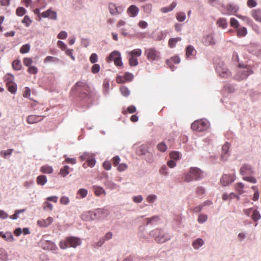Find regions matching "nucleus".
Masks as SVG:
<instances>
[{"label": "nucleus", "mask_w": 261, "mask_h": 261, "mask_svg": "<svg viewBox=\"0 0 261 261\" xmlns=\"http://www.w3.org/2000/svg\"><path fill=\"white\" fill-rule=\"evenodd\" d=\"M12 67L15 70H20L21 68V64L20 60H16L13 62Z\"/></svg>", "instance_id": "obj_38"}, {"label": "nucleus", "mask_w": 261, "mask_h": 261, "mask_svg": "<svg viewBox=\"0 0 261 261\" xmlns=\"http://www.w3.org/2000/svg\"><path fill=\"white\" fill-rule=\"evenodd\" d=\"M136 111V108L134 106H130L127 107L126 110H124L122 113L124 115H126L127 113H134Z\"/></svg>", "instance_id": "obj_42"}, {"label": "nucleus", "mask_w": 261, "mask_h": 261, "mask_svg": "<svg viewBox=\"0 0 261 261\" xmlns=\"http://www.w3.org/2000/svg\"><path fill=\"white\" fill-rule=\"evenodd\" d=\"M203 176L202 171L197 167H191L189 172L184 175L183 178L185 181L190 182L193 180H199Z\"/></svg>", "instance_id": "obj_1"}, {"label": "nucleus", "mask_w": 261, "mask_h": 261, "mask_svg": "<svg viewBox=\"0 0 261 261\" xmlns=\"http://www.w3.org/2000/svg\"><path fill=\"white\" fill-rule=\"evenodd\" d=\"M77 195H79L80 196V197L81 198H85V197H86V196L87 195V194H88V191L86 189H80L78 191H77Z\"/></svg>", "instance_id": "obj_50"}, {"label": "nucleus", "mask_w": 261, "mask_h": 261, "mask_svg": "<svg viewBox=\"0 0 261 261\" xmlns=\"http://www.w3.org/2000/svg\"><path fill=\"white\" fill-rule=\"evenodd\" d=\"M230 24L231 27L234 28H238L239 27V23L237 19L234 18H231L230 20Z\"/></svg>", "instance_id": "obj_53"}, {"label": "nucleus", "mask_w": 261, "mask_h": 261, "mask_svg": "<svg viewBox=\"0 0 261 261\" xmlns=\"http://www.w3.org/2000/svg\"><path fill=\"white\" fill-rule=\"evenodd\" d=\"M120 90L121 93L124 96H128L129 95L130 92L126 87H121L120 88Z\"/></svg>", "instance_id": "obj_47"}, {"label": "nucleus", "mask_w": 261, "mask_h": 261, "mask_svg": "<svg viewBox=\"0 0 261 261\" xmlns=\"http://www.w3.org/2000/svg\"><path fill=\"white\" fill-rule=\"evenodd\" d=\"M92 213L94 220L104 218L109 214L108 211L104 208L97 209L92 212Z\"/></svg>", "instance_id": "obj_11"}, {"label": "nucleus", "mask_w": 261, "mask_h": 261, "mask_svg": "<svg viewBox=\"0 0 261 261\" xmlns=\"http://www.w3.org/2000/svg\"><path fill=\"white\" fill-rule=\"evenodd\" d=\"M95 163L96 161L94 159V155H93L92 157H91L89 160L87 161V163H84L83 165V167L85 168H87V167L92 168L94 166Z\"/></svg>", "instance_id": "obj_23"}, {"label": "nucleus", "mask_w": 261, "mask_h": 261, "mask_svg": "<svg viewBox=\"0 0 261 261\" xmlns=\"http://www.w3.org/2000/svg\"><path fill=\"white\" fill-rule=\"evenodd\" d=\"M69 170L70 167L66 165L60 169V174L63 177H65L70 172Z\"/></svg>", "instance_id": "obj_35"}, {"label": "nucleus", "mask_w": 261, "mask_h": 261, "mask_svg": "<svg viewBox=\"0 0 261 261\" xmlns=\"http://www.w3.org/2000/svg\"><path fill=\"white\" fill-rule=\"evenodd\" d=\"M89 60L91 63L95 64L97 62L98 60V57L97 54L95 53L92 54L90 57Z\"/></svg>", "instance_id": "obj_59"}, {"label": "nucleus", "mask_w": 261, "mask_h": 261, "mask_svg": "<svg viewBox=\"0 0 261 261\" xmlns=\"http://www.w3.org/2000/svg\"><path fill=\"white\" fill-rule=\"evenodd\" d=\"M219 75L222 78H228L230 76L231 72L223 63H219L216 67Z\"/></svg>", "instance_id": "obj_10"}, {"label": "nucleus", "mask_w": 261, "mask_h": 261, "mask_svg": "<svg viewBox=\"0 0 261 261\" xmlns=\"http://www.w3.org/2000/svg\"><path fill=\"white\" fill-rule=\"evenodd\" d=\"M93 155V154L91 153L85 152L81 155H80L79 158L81 161H83L85 160L87 161Z\"/></svg>", "instance_id": "obj_37"}, {"label": "nucleus", "mask_w": 261, "mask_h": 261, "mask_svg": "<svg viewBox=\"0 0 261 261\" xmlns=\"http://www.w3.org/2000/svg\"><path fill=\"white\" fill-rule=\"evenodd\" d=\"M237 36L239 37H244L247 33V29L245 27L238 28L237 30Z\"/></svg>", "instance_id": "obj_32"}, {"label": "nucleus", "mask_w": 261, "mask_h": 261, "mask_svg": "<svg viewBox=\"0 0 261 261\" xmlns=\"http://www.w3.org/2000/svg\"><path fill=\"white\" fill-rule=\"evenodd\" d=\"M92 73H97L100 70V66L97 64H94L91 69Z\"/></svg>", "instance_id": "obj_57"}, {"label": "nucleus", "mask_w": 261, "mask_h": 261, "mask_svg": "<svg viewBox=\"0 0 261 261\" xmlns=\"http://www.w3.org/2000/svg\"><path fill=\"white\" fill-rule=\"evenodd\" d=\"M194 51V48L193 46L190 45L187 46L186 48V56L187 57H189L190 56L193 55V53Z\"/></svg>", "instance_id": "obj_55"}, {"label": "nucleus", "mask_w": 261, "mask_h": 261, "mask_svg": "<svg viewBox=\"0 0 261 261\" xmlns=\"http://www.w3.org/2000/svg\"><path fill=\"white\" fill-rule=\"evenodd\" d=\"M58 61V59L51 56H47L44 59V63H47L49 62H56Z\"/></svg>", "instance_id": "obj_46"}, {"label": "nucleus", "mask_w": 261, "mask_h": 261, "mask_svg": "<svg viewBox=\"0 0 261 261\" xmlns=\"http://www.w3.org/2000/svg\"><path fill=\"white\" fill-rule=\"evenodd\" d=\"M253 173L251 166L248 164H244L240 169V173L242 175L252 174Z\"/></svg>", "instance_id": "obj_16"}, {"label": "nucleus", "mask_w": 261, "mask_h": 261, "mask_svg": "<svg viewBox=\"0 0 261 261\" xmlns=\"http://www.w3.org/2000/svg\"><path fill=\"white\" fill-rule=\"evenodd\" d=\"M41 16L43 18H49L53 20H56L57 19V13L53 11L51 9H49L47 11L43 12L41 14Z\"/></svg>", "instance_id": "obj_15"}, {"label": "nucleus", "mask_w": 261, "mask_h": 261, "mask_svg": "<svg viewBox=\"0 0 261 261\" xmlns=\"http://www.w3.org/2000/svg\"><path fill=\"white\" fill-rule=\"evenodd\" d=\"M26 13L25 9L22 7H19L16 10V14L18 16H22Z\"/></svg>", "instance_id": "obj_41"}, {"label": "nucleus", "mask_w": 261, "mask_h": 261, "mask_svg": "<svg viewBox=\"0 0 261 261\" xmlns=\"http://www.w3.org/2000/svg\"><path fill=\"white\" fill-rule=\"evenodd\" d=\"M46 176L43 175L38 176L36 178L37 184L39 185L43 186L47 182Z\"/></svg>", "instance_id": "obj_26"}, {"label": "nucleus", "mask_w": 261, "mask_h": 261, "mask_svg": "<svg viewBox=\"0 0 261 261\" xmlns=\"http://www.w3.org/2000/svg\"><path fill=\"white\" fill-rule=\"evenodd\" d=\"M211 204H212V202L211 201H206V202H205L204 203V204L199 205L198 206H197L195 207L194 208V209H193V211L195 213H198V212H199L201 210V209L203 207L204 205H206V204L210 205Z\"/></svg>", "instance_id": "obj_43"}, {"label": "nucleus", "mask_w": 261, "mask_h": 261, "mask_svg": "<svg viewBox=\"0 0 261 261\" xmlns=\"http://www.w3.org/2000/svg\"><path fill=\"white\" fill-rule=\"evenodd\" d=\"M139 155L145 154L147 152V148L145 145H141L138 150Z\"/></svg>", "instance_id": "obj_51"}, {"label": "nucleus", "mask_w": 261, "mask_h": 261, "mask_svg": "<svg viewBox=\"0 0 261 261\" xmlns=\"http://www.w3.org/2000/svg\"><path fill=\"white\" fill-rule=\"evenodd\" d=\"M202 42L205 45H213L216 43L212 34H208L202 39Z\"/></svg>", "instance_id": "obj_17"}, {"label": "nucleus", "mask_w": 261, "mask_h": 261, "mask_svg": "<svg viewBox=\"0 0 261 261\" xmlns=\"http://www.w3.org/2000/svg\"><path fill=\"white\" fill-rule=\"evenodd\" d=\"M157 148L159 150H160V151H162V152L166 151L167 149V147L164 142L160 143L158 145Z\"/></svg>", "instance_id": "obj_49"}, {"label": "nucleus", "mask_w": 261, "mask_h": 261, "mask_svg": "<svg viewBox=\"0 0 261 261\" xmlns=\"http://www.w3.org/2000/svg\"><path fill=\"white\" fill-rule=\"evenodd\" d=\"M176 3L173 2L169 6L162 8L161 9V11L163 13H167L168 12L171 11L176 7Z\"/></svg>", "instance_id": "obj_31"}, {"label": "nucleus", "mask_w": 261, "mask_h": 261, "mask_svg": "<svg viewBox=\"0 0 261 261\" xmlns=\"http://www.w3.org/2000/svg\"><path fill=\"white\" fill-rule=\"evenodd\" d=\"M160 220V218L158 216H154L150 218H146L144 221L146 222V224H153L154 222H156Z\"/></svg>", "instance_id": "obj_36"}, {"label": "nucleus", "mask_w": 261, "mask_h": 261, "mask_svg": "<svg viewBox=\"0 0 261 261\" xmlns=\"http://www.w3.org/2000/svg\"><path fill=\"white\" fill-rule=\"evenodd\" d=\"M44 117L41 115H29L27 118V122L29 124H34L41 121Z\"/></svg>", "instance_id": "obj_14"}, {"label": "nucleus", "mask_w": 261, "mask_h": 261, "mask_svg": "<svg viewBox=\"0 0 261 261\" xmlns=\"http://www.w3.org/2000/svg\"><path fill=\"white\" fill-rule=\"evenodd\" d=\"M40 171L42 173L51 174L53 172L52 167L47 165H43L40 168Z\"/></svg>", "instance_id": "obj_24"}, {"label": "nucleus", "mask_w": 261, "mask_h": 261, "mask_svg": "<svg viewBox=\"0 0 261 261\" xmlns=\"http://www.w3.org/2000/svg\"><path fill=\"white\" fill-rule=\"evenodd\" d=\"M81 91H82L81 96L83 98H87L88 99H91L92 100L97 99L98 98L96 92L94 90L91 89L87 84Z\"/></svg>", "instance_id": "obj_7"}, {"label": "nucleus", "mask_w": 261, "mask_h": 261, "mask_svg": "<svg viewBox=\"0 0 261 261\" xmlns=\"http://www.w3.org/2000/svg\"><path fill=\"white\" fill-rule=\"evenodd\" d=\"M106 61L108 63H110L114 61V64L117 66H122L123 63L121 61V57L120 53L118 51H112L109 56L106 58Z\"/></svg>", "instance_id": "obj_8"}, {"label": "nucleus", "mask_w": 261, "mask_h": 261, "mask_svg": "<svg viewBox=\"0 0 261 261\" xmlns=\"http://www.w3.org/2000/svg\"><path fill=\"white\" fill-rule=\"evenodd\" d=\"M53 222V218L51 217H48L46 219H42L38 220L37 224L41 227H46L50 225Z\"/></svg>", "instance_id": "obj_21"}, {"label": "nucleus", "mask_w": 261, "mask_h": 261, "mask_svg": "<svg viewBox=\"0 0 261 261\" xmlns=\"http://www.w3.org/2000/svg\"><path fill=\"white\" fill-rule=\"evenodd\" d=\"M43 208L45 210L51 211L53 208V205L48 202H45L43 203Z\"/></svg>", "instance_id": "obj_60"}, {"label": "nucleus", "mask_w": 261, "mask_h": 261, "mask_svg": "<svg viewBox=\"0 0 261 261\" xmlns=\"http://www.w3.org/2000/svg\"><path fill=\"white\" fill-rule=\"evenodd\" d=\"M236 179L235 174H224L221 179V183L222 186H226L232 183Z\"/></svg>", "instance_id": "obj_12"}, {"label": "nucleus", "mask_w": 261, "mask_h": 261, "mask_svg": "<svg viewBox=\"0 0 261 261\" xmlns=\"http://www.w3.org/2000/svg\"><path fill=\"white\" fill-rule=\"evenodd\" d=\"M180 40V37L170 38L168 41V45L170 48H173L175 46L176 43Z\"/></svg>", "instance_id": "obj_34"}, {"label": "nucleus", "mask_w": 261, "mask_h": 261, "mask_svg": "<svg viewBox=\"0 0 261 261\" xmlns=\"http://www.w3.org/2000/svg\"><path fill=\"white\" fill-rule=\"evenodd\" d=\"M229 144L228 143H226L222 148V155L221 158L223 160H225L228 156V153L229 152Z\"/></svg>", "instance_id": "obj_22"}, {"label": "nucleus", "mask_w": 261, "mask_h": 261, "mask_svg": "<svg viewBox=\"0 0 261 261\" xmlns=\"http://www.w3.org/2000/svg\"><path fill=\"white\" fill-rule=\"evenodd\" d=\"M22 22L24 23L26 27H29L31 24L32 20L30 19L28 16L26 15L23 19Z\"/></svg>", "instance_id": "obj_64"}, {"label": "nucleus", "mask_w": 261, "mask_h": 261, "mask_svg": "<svg viewBox=\"0 0 261 261\" xmlns=\"http://www.w3.org/2000/svg\"><path fill=\"white\" fill-rule=\"evenodd\" d=\"M144 55L149 61H158L160 59V53L154 47L145 49Z\"/></svg>", "instance_id": "obj_6"}, {"label": "nucleus", "mask_w": 261, "mask_h": 261, "mask_svg": "<svg viewBox=\"0 0 261 261\" xmlns=\"http://www.w3.org/2000/svg\"><path fill=\"white\" fill-rule=\"evenodd\" d=\"M243 179L253 184H255L257 181L255 178L253 176H244L243 177Z\"/></svg>", "instance_id": "obj_56"}, {"label": "nucleus", "mask_w": 261, "mask_h": 261, "mask_svg": "<svg viewBox=\"0 0 261 261\" xmlns=\"http://www.w3.org/2000/svg\"><path fill=\"white\" fill-rule=\"evenodd\" d=\"M203 244H204V241L202 239H201L200 238H198V239H196L192 243L193 247L196 249H198L199 247L202 246Z\"/></svg>", "instance_id": "obj_28"}, {"label": "nucleus", "mask_w": 261, "mask_h": 261, "mask_svg": "<svg viewBox=\"0 0 261 261\" xmlns=\"http://www.w3.org/2000/svg\"><path fill=\"white\" fill-rule=\"evenodd\" d=\"M252 72V70L249 66L239 64L237 72L234 76V78L238 81L243 80L247 78Z\"/></svg>", "instance_id": "obj_2"}, {"label": "nucleus", "mask_w": 261, "mask_h": 261, "mask_svg": "<svg viewBox=\"0 0 261 261\" xmlns=\"http://www.w3.org/2000/svg\"><path fill=\"white\" fill-rule=\"evenodd\" d=\"M191 127L193 130L201 132L208 128L209 122L205 119L197 120L192 123Z\"/></svg>", "instance_id": "obj_5"}, {"label": "nucleus", "mask_w": 261, "mask_h": 261, "mask_svg": "<svg viewBox=\"0 0 261 261\" xmlns=\"http://www.w3.org/2000/svg\"><path fill=\"white\" fill-rule=\"evenodd\" d=\"M139 11V9L135 5H131L127 9V13L129 16L132 17H136Z\"/></svg>", "instance_id": "obj_18"}, {"label": "nucleus", "mask_w": 261, "mask_h": 261, "mask_svg": "<svg viewBox=\"0 0 261 261\" xmlns=\"http://www.w3.org/2000/svg\"><path fill=\"white\" fill-rule=\"evenodd\" d=\"M14 76L12 74H7L5 76V82L6 84H10L14 83Z\"/></svg>", "instance_id": "obj_40"}, {"label": "nucleus", "mask_w": 261, "mask_h": 261, "mask_svg": "<svg viewBox=\"0 0 261 261\" xmlns=\"http://www.w3.org/2000/svg\"><path fill=\"white\" fill-rule=\"evenodd\" d=\"M260 217L261 216L259 212L256 210H254L251 215L252 219L254 221H257L260 219Z\"/></svg>", "instance_id": "obj_39"}, {"label": "nucleus", "mask_w": 261, "mask_h": 261, "mask_svg": "<svg viewBox=\"0 0 261 261\" xmlns=\"http://www.w3.org/2000/svg\"><path fill=\"white\" fill-rule=\"evenodd\" d=\"M109 9L110 13L113 15H118L123 11V8L121 7H117L114 3L109 4Z\"/></svg>", "instance_id": "obj_13"}, {"label": "nucleus", "mask_w": 261, "mask_h": 261, "mask_svg": "<svg viewBox=\"0 0 261 261\" xmlns=\"http://www.w3.org/2000/svg\"><path fill=\"white\" fill-rule=\"evenodd\" d=\"M217 24L219 27H221L223 29H225L227 26V23L226 19L224 18H220L217 21Z\"/></svg>", "instance_id": "obj_33"}, {"label": "nucleus", "mask_w": 261, "mask_h": 261, "mask_svg": "<svg viewBox=\"0 0 261 261\" xmlns=\"http://www.w3.org/2000/svg\"><path fill=\"white\" fill-rule=\"evenodd\" d=\"M130 56L129 58V64L130 66H136L138 64L137 57L141 56L142 50L140 48L135 49L128 53Z\"/></svg>", "instance_id": "obj_9"}, {"label": "nucleus", "mask_w": 261, "mask_h": 261, "mask_svg": "<svg viewBox=\"0 0 261 261\" xmlns=\"http://www.w3.org/2000/svg\"><path fill=\"white\" fill-rule=\"evenodd\" d=\"M150 235L153 237L155 240L159 243H163L170 239V236L168 233L163 232L161 229H156L150 232Z\"/></svg>", "instance_id": "obj_3"}, {"label": "nucleus", "mask_w": 261, "mask_h": 261, "mask_svg": "<svg viewBox=\"0 0 261 261\" xmlns=\"http://www.w3.org/2000/svg\"><path fill=\"white\" fill-rule=\"evenodd\" d=\"M109 82L108 81L105 80L102 84V88L103 91L105 94H107L109 92Z\"/></svg>", "instance_id": "obj_45"}, {"label": "nucleus", "mask_w": 261, "mask_h": 261, "mask_svg": "<svg viewBox=\"0 0 261 261\" xmlns=\"http://www.w3.org/2000/svg\"><path fill=\"white\" fill-rule=\"evenodd\" d=\"M86 84L87 83L85 82L79 81L75 84V85L74 86V88H75V89H77L78 88H80L81 90H82V89L85 86Z\"/></svg>", "instance_id": "obj_54"}, {"label": "nucleus", "mask_w": 261, "mask_h": 261, "mask_svg": "<svg viewBox=\"0 0 261 261\" xmlns=\"http://www.w3.org/2000/svg\"><path fill=\"white\" fill-rule=\"evenodd\" d=\"M176 19L179 22L184 21L186 19V14L184 12H179L176 14Z\"/></svg>", "instance_id": "obj_44"}, {"label": "nucleus", "mask_w": 261, "mask_h": 261, "mask_svg": "<svg viewBox=\"0 0 261 261\" xmlns=\"http://www.w3.org/2000/svg\"><path fill=\"white\" fill-rule=\"evenodd\" d=\"M92 214V211L84 213L81 215V218L84 221L94 220Z\"/></svg>", "instance_id": "obj_27"}, {"label": "nucleus", "mask_w": 261, "mask_h": 261, "mask_svg": "<svg viewBox=\"0 0 261 261\" xmlns=\"http://www.w3.org/2000/svg\"><path fill=\"white\" fill-rule=\"evenodd\" d=\"M80 244L81 241L80 239L70 237L67 238L65 241H61L59 243V246L61 248L64 249L68 247L75 248Z\"/></svg>", "instance_id": "obj_4"}, {"label": "nucleus", "mask_w": 261, "mask_h": 261, "mask_svg": "<svg viewBox=\"0 0 261 261\" xmlns=\"http://www.w3.org/2000/svg\"><path fill=\"white\" fill-rule=\"evenodd\" d=\"M127 168V165L124 163L120 164L118 165L117 167V170L120 172L123 171L125 170Z\"/></svg>", "instance_id": "obj_62"}, {"label": "nucleus", "mask_w": 261, "mask_h": 261, "mask_svg": "<svg viewBox=\"0 0 261 261\" xmlns=\"http://www.w3.org/2000/svg\"><path fill=\"white\" fill-rule=\"evenodd\" d=\"M23 64L26 66H30L33 63V60L30 58H25L23 60Z\"/></svg>", "instance_id": "obj_63"}, {"label": "nucleus", "mask_w": 261, "mask_h": 261, "mask_svg": "<svg viewBox=\"0 0 261 261\" xmlns=\"http://www.w3.org/2000/svg\"><path fill=\"white\" fill-rule=\"evenodd\" d=\"M171 159L177 160L179 158V153L178 151H172L170 153Z\"/></svg>", "instance_id": "obj_58"}, {"label": "nucleus", "mask_w": 261, "mask_h": 261, "mask_svg": "<svg viewBox=\"0 0 261 261\" xmlns=\"http://www.w3.org/2000/svg\"><path fill=\"white\" fill-rule=\"evenodd\" d=\"M70 200L69 198L67 196H62L61 197L60 202L61 204L64 205H67L69 203Z\"/></svg>", "instance_id": "obj_61"}, {"label": "nucleus", "mask_w": 261, "mask_h": 261, "mask_svg": "<svg viewBox=\"0 0 261 261\" xmlns=\"http://www.w3.org/2000/svg\"><path fill=\"white\" fill-rule=\"evenodd\" d=\"M30 49V46L28 44H24L21 46L20 49V52L21 54L27 53L29 51Z\"/></svg>", "instance_id": "obj_48"}, {"label": "nucleus", "mask_w": 261, "mask_h": 261, "mask_svg": "<svg viewBox=\"0 0 261 261\" xmlns=\"http://www.w3.org/2000/svg\"><path fill=\"white\" fill-rule=\"evenodd\" d=\"M93 190L96 196H99L102 194H106L104 189L101 187L94 186L93 187Z\"/></svg>", "instance_id": "obj_29"}, {"label": "nucleus", "mask_w": 261, "mask_h": 261, "mask_svg": "<svg viewBox=\"0 0 261 261\" xmlns=\"http://www.w3.org/2000/svg\"><path fill=\"white\" fill-rule=\"evenodd\" d=\"M244 185L242 182H238L234 185L235 190L240 195L244 193Z\"/></svg>", "instance_id": "obj_25"}, {"label": "nucleus", "mask_w": 261, "mask_h": 261, "mask_svg": "<svg viewBox=\"0 0 261 261\" xmlns=\"http://www.w3.org/2000/svg\"><path fill=\"white\" fill-rule=\"evenodd\" d=\"M6 87L7 88L8 91L12 94L16 93L17 91V85L16 83H13L10 84H6Z\"/></svg>", "instance_id": "obj_30"}, {"label": "nucleus", "mask_w": 261, "mask_h": 261, "mask_svg": "<svg viewBox=\"0 0 261 261\" xmlns=\"http://www.w3.org/2000/svg\"><path fill=\"white\" fill-rule=\"evenodd\" d=\"M180 62V59L178 56H173L170 59L166 60V64L169 66V67L173 70V63L178 64Z\"/></svg>", "instance_id": "obj_19"}, {"label": "nucleus", "mask_w": 261, "mask_h": 261, "mask_svg": "<svg viewBox=\"0 0 261 261\" xmlns=\"http://www.w3.org/2000/svg\"><path fill=\"white\" fill-rule=\"evenodd\" d=\"M251 15L256 21L261 22V10L260 9L252 10Z\"/></svg>", "instance_id": "obj_20"}, {"label": "nucleus", "mask_w": 261, "mask_h": 261, "mask_svg": "<svg viewBox=\"0 0 261 261\" xmlns=\"http://www.w3.org/2000/svg\"><path fill=\"white\" fill-rule=\"evenodd\" d=\"M13 151V149H9L6 151L3 150L1 152L0 154L2 156H3L4 158H6L7 155H11Z\"/></svg>", "instance_id": "obj_52"}]
</instances>
